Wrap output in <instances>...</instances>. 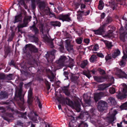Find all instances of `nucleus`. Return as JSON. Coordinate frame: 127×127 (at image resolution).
<instances>
[{
    "label": "nucleus",
    "instance_id": "obj_1",
    "mask_svg": "<svg viewBox=\"0 0 127 127\" xmlns=\"http://www.w3.org/2000/svg\"><path fill=\"white\" fill-rule=\"evenodd\" d=\"M23 92L22 84L20 85L19 88H17L15 90V99L17 101L18 105L21 108V110L24 111L25 108L23 106L24 103V96L22 95Z\"/></svg>",
    "mask_w": 127,
    "mask_h": 127
},
{
    "label": "nucleus",
    "instance_id": "obj_2",
    "mask_svg": "<svg viewBox=\"0 0 127 127\" xmlns=\"http://www.w3.org/2000/svg\"><path fill=\"white\" fill-rule=\"evenodd\" d=\"M56 62L60 67L65 65L71 69L73 68L75 63L74 59L69 57L67 58L64 56H61L59 59L57 60Z\"/></svg>",
    "mask_w": 127,
    "mask_h": 127
},
{
    "label": "nucleus",
    "instance_id": "obj_3",
    "mask_svg": "<svg viewBox=\"0 0 127 127\" xmlns=\"http://www.w3.org/2000/svg\"><path fill=\"white\" fill-rule=\"evenodd\" d=\"M34 24L32 26L30 27V30H32V32L34 33V34L32 35H31L30 37L34 41L35 43L38 42L39 39L37 35L39 34V30L36 27V25L34 22Z\"/></svg>",
    "mask_w": 127,
    "mask_h": 127
},
{
    "label": "nucleus",
    "instance_id": "obj_4",
    "mask_svg": "<svg viewBox=\"0 0 127 127\" xmlns=\"http://www.w3.org/2000/svg\"><path fill=\"white\" fill-rule=\"evenodd\" d=\"M25 49L28 48L30 51L28 52L27 55V56L29 59H30L33 57L32 54L34 53H37L38 52V49L35 46H30V44H27L25 47Z\"/></svg>",
    "mask_w": 127,
    "mask_h": 127
},
{
    "label": "nucleus",
    "instance_id": "obj_5",
    "mask_svg": "<svg viewBox=\"0 0 127 127\" xmlns=\"http://www.w3.org/2000/svg\"><path fill=\"white\" fill-rule=\"evenodd\" d=\"M120 29V39L124 42L125 41V39L127 38V24H126L124 28L123 27H122Z\"/></svg>",
    "mask_w": 127,
    "mask_h": 127
},
{
    "label": "nucleus",
    "instance_id": "obj_6",
    "mask_svg": "<svg viewBox=\"0 0 127 127\" xmlns=\"http://www.w3.org/2000/svg\"><path fill=\"white\" fill-rule=\"evenodd\" d=\"M32 17L31 16H27L25 17L23 20V24H20L17 26L18 28V32H20L21 33H22V30L20 28L26 27L28 26V24L29 22L31 21Z\"/></svg>",
    "mask_w": 127,
    "mask_h": 127
},
{
    "label": "nucleus",
    "instance_id": "obj_7",
    "mask_svg": "<svg viewBox=\"0 0 127 127\" xmlns=\"http://www.w3.org/2000/svg\"><path fill=\"white\" fill-rule=\"evenodd\" d=\"M56 51V50L53 49L51 51L47 52L45 54V56L48 62L52 63L53 62L55 58L54 54Z\"/></svg>",
    "mask_w": 127,
    "mask_h": 127
},
{
    "label": "nucleus",
    "instance_id": "obj_8",
    "mask_svg": "<svg viewBox=\"0 0 127 127\" xmlns=\"http://www.w3.org/2000/svg\"><path fill=\"white\" fill-rule=\"evenodd\" d=\"M98 105L97 107L100 111H103L107 109V103L105 101L101 100L98 102Z\"/></svg>",
    "mask_w": 127,
    "mask_h": 127
},
{
    "label": "nucleus",
    "instance_id": "obj_9",
    "mask_svg": "<svg viewBox=\"0 0 127 127\" xmlns=\"http://www.w3.org/2000/svg\"><path fill=\"white\" fill-rule=\"evenodd\" d=\"M58 19L62 20L63 22L66 21L70 22L72 21L69 13L65 14H60L58 16Z\"/></svg>",
    "mask_w": 127,
    "mask_h": 127
},
{
    "label": "nucleus",
    "instance_id": "obj_10",
    "mask_svg": "<svg viewBox=\"0 0 127 127\" xmlns=\"http://www.w3.org/2000/svg\"><path fill=\"white\" fill-rule=\"evenodd\" d=\"M37 5L39 9L42 10H43L47 5L45 2L41 0H38Z\"/></svg>",
    "mask_w": 127,
    "mask_h": 127
},
{
    "label": "nucleus",
    "instance_id": "obj_11",
    "mask_svg": "<svg viewBox=\"0 0 127 127\" xmlns=\"http://www.w3.org/2000/svg\"><path fill=\"white\" fill-rule=\"evenodd\" d=\"M79 76L78 75L72 74L70 76V80L71 81L75 84L78 83Z\"/></svg>",
    "mask_w": 127,
    "mask_h": 127
},
{
    "label": "nucleus",
    "instance_id": "obj_12",
    "mask_svg": "<svg viewBox=\"0 0 127 127\" xmlns=\"http://www.w3.org/2000/svg\"><path fill=\"white\" fill-rule=\"evenodd\" d=\"M117 75L120 78H127V74L121 69H118L117 71Z\"/></svg>",
    "mask_w": 127,
    "mask_h": 127
},
{
    "label": "nucleus",
    "instance_id": "obj_13",
    "mask_svg": "<svg viewBox=\"0 0 127 127\" xmlns=\"http://www.w3.org/2000/svg\"><path fill=\"white\" fill-rule=\"evenodd\" d=\"M104 94L102 92L95 93L94 96V99L96 102L98 101L102 97L104 96Z\"/></svg>",
    "mask_w": 127,
    "mask_h": 127
},
{
    "label": "nucleus",
    "instance_id": "obj_14",
    "mask_svg": "<svg viewBox=\"0 0 127 127\" xmlns=\"http://www.w3.org/2000/svg\"><path fill=\"white\" fill-rule=\"evenodd\" d=\"M66 45L65 47L67 50L68 51L73 50V46L71 44L70 41L69 39L65 40Z\"/></svg>",
    "mask_w": 127,
    "mask_h": 127
},
{
    "label": "nucleus",
    "instance_id": "obj_15",
    "mask_svg": "<svg viewBox=\"0 0 127 127\" xmlns=\"http://www.w3.org/2000/svg\"><path fill=\"white\" fill-rule=\"evenodd\" d=\"M73 105H70L71 107H74L76 109L79 111H80V109L81 105L80 102H75L74 103L73 102Z\"/></svg>",
    "mask_w": 127,
    "mask_h": 127
},
{
    "label": "nucleus",
    "instance_id": "obj_16",
    "mask_svg": "<svg viewBox=\"0 0 127 127\" xmlns=\"http://www.w3.org/2000/svg\"><path fill=\"white\" fill-rule=\"evenodd\" d=\"M114 113L112 114L111 116L110 117H107V120L111 123L114 122L115 118V116L117 113V111L116 110H114Z\"/></svg>",
    "mask_w": 127,
    "mask_h": 127
},
{
    "label": "nucleus",
    "instance_id": "obj_17",
    "mask_svg": "<svg viewBox=\"0 0 127 127\" xmlns=\"http://www.w3.org/2000/svg\"><path fill=\"white\" fill-rule=\"evenodd\" d=\"M111 84H112L111 83H109L103 84L100 85L99 86V89L100 90H103L110 86Z\"/></svg>",
    "mask_w": 127,
    "mask_h": 127
},
{
    "label": "nucleus",
    "instance_id": "obj_18",
    "mask_svg": "<svg viewBox=\"0 0 127 127\" xmlns=\"http://www.w3.org/2000/svg\"><path fill=\"white\" fill-rule=\"evenodd\" d=\"M103 27H100L98 30L94 31L95 34L97 35H101L104 33Z\"/></svg>",
    "mask_w": 127,
    "mask_h": 127
},
{
    "label": "nucleus",
    "instance_id": "obj_19",
    "mask_svg": "<svg viewBox=\"0 0 127 127\" xmlns=\"http://www.w3.org/2000/svg\"><path fill=\"white\" fill-rule=\"evenodd\" d=\"M50 25L51 26L55 28L56 27H60L61 25V23L57 21H51L50 22Z\"/></svg>",
    "mask_w": 127,
    "mask_h": 127
},
{
    "label": "nucleus",
    "instance_id": "obj_20",
    "mask_svg": "<svg viewBox=\"0 0 127 127\" xmlns=\"http://www.w3.org/2000/svg\"><path fill=\"white\" fill-rule=\"evenodd\" d=\"M68 86H64L62 88V90L65 95L67 96H69L70 95V93L68 90Z\"/></svg>",
    "mask_w": 127,
    "mask_h": 127
},
{
    "label": "nucleus",
    "instance_id": "obj_21",
    "mask_svg": "<svg viewBox=\"0 0 127 127\" xmlns=\"http://www.w3.org/2000/svg\"><path fill=\"white\" fill-rule=\"evenodd\" d=\"M22 20V16L21 13L15 16V21L13 22L15 24L16 23L21 21Z\"/></svg>",
    "mask_w": 127,
    "mask_h": 127
},
{
    "label": "nucleus",
    "instance_id": "obj_22",
    "mask_svg": "<svg viewBox=\"0 0 127 127\" xmlns=\"http://www.w3.org/2000/svg\"><path fill=\"white\" fill-rule=\"evenodd\" d=\"M45 8H46L44 10V12L45 14L47 15H52L53 16L55 15V14L54 13H52L50 11V9L47 5Z\"/></svg>",
    "mask_w": 127,
    "mask_h": 127
},
{
    "label": "nucleus",
    "instance_id": "obj_23",
    "mask_svg": "<svg viewBox=\"0 0 127 127\" xmlns=\"http://www.w3.org/2000/svg\"><path fill=\"white\" fill-rule=\"evenodd\" d=\"M116 97L119 99L122 100L125 98L127 95L125 93H122L120 92L116 95Z\"/></svg>",
    "mask_w": 127,
    "mask_h": 127
},
{
    "label": "nucleus",
    "instance_id": "obj_24",
    "mask_svg": "<svg viewBox=\"0 0 127 127\" xmlns=\"http://www.w3.org/2000/svg\"><path fill=\"white\" fill-rule=\"evenodd\" d=\"M107 101L109 104L113 105H114L116 104L115 99L112 97H109L107 100Z\"/></svg>",
    "mask_w": 127,
    "mask_h": 127
},
{
    "label": "nucleus",
    "instance_id": "obj_25",
    "mask_svg": "<svg viewBox=\"0 0 127 127\" xmlns=\"http://www.w3.org/2000/svg\"><path fill=\"white\" fill-rule=\"evenodd\" d=\"M114 1L115 0H111L110 1H109L108 2L109 5L111 7L113 10H114L115 9L117 5L116 2H115Z\"/></svg>",
    "mask_w": 127,
    "mask_h": 127
},
{
    "label": "nucleus",
    "instance_id": "obj_26",
    "mask_svg": "<svg viewBox=\"0 0 127 127\" xmlns=\"http://www.w3.org/2000/svg\"><path fill=\"white\" fill-rule=\"evenodd\" d=\"M8 95L7 93L1 91L0 93V99H2L4 98H7Z\"/></svg>",
    "mask_w": 127,
    "mask_h": 127
},
{
    "label": "nucleus",
    "instance_id": "obj_27",
    "mask_svg": "<svg viewBox=\"0 0 127 127\" xmlns=\"http://www.w3.org/2000/svg\"><path fill=\"white\" fill-rule=\"evenodd\" d=\"M94 80L98 82H103L104 81V78L102 77L94 76Z\"/></svg>",
    "mask_w": 127,
    "mask_h": 127
},
{
    "label": "nucleus",
    "instance_id": "obj_28",
    "mask_svg": "<svg viewBox=\"0 0 127 127\" xmlns=\"http://www.w3.org/2000/svg\"><path fill=\"white\" fill-rule=\"evenodd\" d=\"M64 102L66 103L67 105L69 106L73 105V101L71 100L70 99H69L67 97H66L64 98Z\"/></svg>",
    "mask_w": 127,
    "mask_h": 127
},
{
    "label": "nucleus",
    "instance_id": "obj_29",
    "mask_svg": "<svg viewBox=\"0 0 127 127\" xmlns=\"http://www.w3.org/2000/svg\"><path fill=\"white\" fill-rule=\"evenodd\" d=\"M112 19L111 17L108 16L106 18L105 21L104 22V23L103 25L104 27L107 25V24L111 22L112 21Z\"/></svg>",
    "mask_w": 127,
    "mask_h": 127
},
{
    "label": "nucleus",
    "instance_id": "obj_30",
    "mask_svg": "<svg viewBox=\"0 0 127 127\" xmlns=\"http://www.w3.org/2000/svg\"><path fill=\"white\" fill-rule=\"evenodd\" d=\"M31 8L33 10L35 9L36 8L37 5L38 0H31Z\"/></svg>",
    "mask_w": 127,
    "mask_h": 127
},
{
    "label": "nucleus",
    "instance_id": "obj_31",
    "mask_svg": "<svg viewBox=\"0 0 127 127\" xmlns=\"http://www.w3.org/2000/svg\"><path fill=\"white\" fill-rule=\"evenodd\" d=\"M5 55L4 56V58H6L8 55H10V49L8 47L5 48L4 50Z\"/></svg>",
    "mask_w": 127,
    "mask_h": 127
},
{
    "label": "nucleus",
    "instance_id": "obj_32",
    "mask_svg": "<svg viewBox=\"0 0 127 127\" xmlns=\"http://www.w3.org/2000/svg\"><path fill=\"white\" fill-rule=\"evenodd\" d=\"M120 52L119 50L118 49L116 50L114 53H113L112 55V57L114 58H116L117 56L119 55L120 54Z\"/></svg>",
    "mask_w": 127,
    "mask_h": 127
},
{
    "label": "nucleus",
    "instance_id": "obj_33",
    "mask_svg": "<svg viewBox=\"0 0 127 127\" xmlns=\"http://www.w3.org/2000/svg\"><path fill=\"white\" fill-rule=\"evenodd\" d=\"M33 88L30 87L28 91V98L31 99L32 97Z\"/></svg>",
    "mask_w": 127,
    "mask_h": 127
},
{
    "label": "nucleus",
    "instance_id": "obj_34",
    "mask_svg": "<svg viewBox=\"0 0 127 127\" xmlns=\"http://www.w3.org/2000/svg\"><path fill=\"white\" fill-rule=\"evenodd\" d=\"M97 57L95 55H92L90 58V62L91 63H93L97 61Z\"/></svg>",
    "mask_w": 127,
    "mask_h": 127
},
{
    "label": "nucleus",
    "instance_id": "obj_35",
    "mask_svg": "<svg viewBox=\"0 0 127 127\" xmlns=\"http://www.w3.org/2000/svg\"><path fill=\"white\" fill-rule=\"evenodd\" d=\"M81 1L80 0V1L78 2H75V0H73V3L75 6L74 9L75 10L77 9L81 4Z\"/></svg>",
    "mask_w": 127,
    "mask_h": 127
},
{
    "label": "nucleus",
    "instance_id": "obj_36",
    "mask_svg": "<svg viewBox=\"0 0 127 127\" xmlns=\"http://www.w3.org/2000/svg\"><path fill=\"white\" fill-rule=\"evenodd\" d=\"M39 29L40 32H41L42 34H43L44 32L46 31L45 28L43 25L42 24H41L39 27Z\"/></svg>",
    "mask_w": 127,
    "mask_h": 127
},
{
    "label": "nucleus",
    "instance_id": "obj_37",
    "mask_svg": "<svg viewBox=\"0 0 127 127\" xmlns=\"http://www.w3.org/2000/svg\"><path fill=\"white\" fill-rule=\"evenodd\" d=\"M80 124L78 126V127H88V125L87 123L82 121H80Z\"/></svg>",
    "mask_w": 127,
    "mask_h": 127
},
{
    "label": "nucleus",
    "instance_id": "obj_38",
    "mask_svg": "<svg viewBox=\"0 0 127 127\" xmlns=\"http://www.w3.org/2000/svg\"><path fill=\"white\" fill-rule=\"evenodd\" d=\"M18 1H19V0ZM24 1L25 0H19L18 4H19V5H21L22 6H23L26 9L28 8V6L26 5Z\"/></svg>",
    "mask_w": 127,
    "mask_h": 127
},
{
    "label": "nucleus",
    "instance_id": "obj_39",
    "mask_svg": "<svg viewBox=\"0 0 127 127\" xmlns=\"http://www.w3.org/2000/svg\"><path fill=\"white\" fill-rule=\"evenodd\" d=\"M104 4L103 0H99V5L98 6V8L99 10H102L104 6Z\"/></svg>",
    "mask_w": 127,
    "mask_h": 127
},
{
    "label": "nucleus",
    "instance_id": "obj_40",
    "mask_svg": "<svg viewBox=\"0 0 127 127\" xmlns=\"http://www.w3.org/2000/svg\"><path fill=\"white\" fill-rule=\"evenodd\" d=\"M88 64V62L87 60H84L82 62L80 65V67L84 68Z\"/></svg>",
    "mask_w": 127,
    "mask_h": 127
},
{
    "label": "nucleus",
    "instance_id": "obj_41",
    "mask_svg": "<svg viewBox=\"0 0 127 127\" xmlns=\"http://www.w3.org/2000/svg\"><path fill=\"white\" fill-rule=\"evenodd\" d=\"M105 43L106 47L108 49H111L113 46L112 43L111 42L106 41L105 42Z\"/></svg>",
    "mask_w": 127,
    "mask_h": 127
},
{
    "label": "nucleus",
    "instance_id": "obj_42",
    "mask_svg": "<svg viewBox=\"0 0 127 127\" xmlns=\"http://www.w3.org/2000/svg\"><path fill=\"white\" fill-rule=\"evenodd\" d=\"M43 39L44 41L46 42H50V40L47 34H43Z\"/></svg>",
    "mask_w": 127,
    "mask_h": 127
},
{
    "label": "nucleus",
    "instance_id": "obj_43",
    "mask_svg": "<svg viewBox=\"0 0 127 127\" xmlns=\"http://www.w3.org/2000/svg\"><path fill=\"white\" fill-rule=\"evenodd\" d=\"M83 74L84 75L86 76L89 78H90L92 76L89 71H83Z\"/></svg>",
    "mask_w": 127,
    "mask_h": 127
},
{
    "label": "nucleus",
    "instance_id": "obj_44",
    "mask_svg": "<svg viewBox=\"0 0 127 127\" xmlns=\"http://www.w3.org/2000/svg\"><path fill=\"white\" fill-rule=\"evenodd\" d=\"M82 40L83 38L82 37H80L76 40V41L78 44H80L82 43Z\"/></svg>",
    "mask_w": 127,
    "mask_h": 127
},
{
    "label": "nucleus",
    "instance_id": "obj_45",
    "mask_svg": "<svg viewBox=\"0 0 127 127\" xmlns=\"http://www.w3.org/2000/svg\"><path fill=\"white\" fill-rule=\"evenodd\" d=\"M83 100L84 101H85V100H88L89 99H91V97L90 96H88L87 95L85 94H84L83 95Z\"/></svg>",
    "mask_w": 127,
    "mask_h": 127
},
{
    "label": "nucleus",
    "instance_id": "obj_46",
    "mask_svg": "<svg viewBox=\"0 0 127 127\" xmlns=\"http://www.w3.org/2000/svg\"><path fill=\"white\" fill-rule=\"evenodd\" d=\"M125 61V60L122 59L119 63L120 65L122 67H124L126 64Z\"/></svg>",
    "mask_w": 127,
    "mask_h": 127
},
{
    "label": "nucleus",
    "instance_id": "obj_47",
    "mask_svg": "<svg viewBox=\"0 0 127 127\" xmlns=\"http://www.w3.org/2000/svg\"><path fill=\"white\" fill-rule=\"evenodd\" d=\"M84 102L87 106H89L91 105V99H89L88 100H86Z\"/></svg>",
    "mask_w": 127,
    "mask_h": 127
},
{
    "label": "nucleus",
    "instance_id": "obj_48",
    "mask_svg": "<svg viewBox=\"0 0 127 127\" xmlns=\"http://www.w3.org/2000/svg\"><path fill=\"white\" fill-rule=\"evenodd\" d=\"M94 53H96L97 56L99 57L103 58L104 57V55L101 53H97V52H94Z\"/></svg>",
    "mask_w": 127,
    "mask_h": 127
},
{
    "label": "nucleus",
    "instance_id": "obj_49",
    "mask_svg": "<svg viewBox=\"0 0 127 127\" xmlns=\"http://www.w3.org/2000/svg\"><path fill=\"white\" fill-rule=\"evenodd\" d=\"M77 13L78 14L77 15L82 16L83 15H84V11H81L80 10L77 11Z\"/></svg>",
    "mask_w": 127,
    "mask_h": 127
},
{
    "label": "nucleus",
    "instance_id": "obj_50",
    "mask_svg": "<svg viewBox=\"0 0 127 127\" xmlns=\"http://www.w3.org/2000/svg\"><path fill=\"white\" fill-rule=\"evenodd\" d=\"M115 89L114 88H111L109 90V92L110 94H114L115 92Z\"/></svg>",
    "mask_w": 127,
    "mask_h": 127
},
{
    "label": "nucleus",
    "instance_id": "obj_51",
    "mask_svg": "<svg viewBox=\"0 0 127 127\" xmlns=\"http://www.w3.org/2000/svg\"><path fill=\"white\" fill-rule=\"evenodd\" d=\"M98 70L100 73L101 74L103 75L105 74V71L100 68H99Z\"/></svg>",
    "mask_w": 127,
    "mask_h": 127
},
{
    "label": "nucleus",
    "instance_id": "obj_52",
    "mask_svg": "<svg viewBox=\"0 0 127 127\" xmlns=\"http://www.w3.org/2000/svg\"><path fill=\"white\" fill-rule=\"evenodd\" d=\"M124 55L122 57V59L125 61L127 58V51H126V53H124Z\"/></svg>",
    "mask_w": 127,
    "mask_h": 127
},
{
    "label": "nucleus",
    "instance_id": "obj_53",
    "mask_svg": "<svg viewBox=\"0 0 127 127\" xmlns=\"http://www.w3.org/2000/svg\"><path fill=\"white\" fill-rule=\"evenodd\" d=\"M47 90L48 91L50 88V83L48 81L45 83Z\"/></svg>",
    "mask_w": 127,
    "mask_h": 127
},
{
    "label": "nucleus",
    "instance_id": "obj_54",
    "mask_svg": "<svg viewBox=\"0 0 127 127\" xmlns=\"http://www.w3.org/2000/svg\"><path fill=\"white\" fill-rule=\"evenodd\" d=\"M5 78V76L4 74L0 73V80H4Z\"/></svg>",
    "mask_w": 127,
    "mask_h": 127
},
{
    "label": "nucleus",
    "instance_id": "obj_55",
    "mask_svg": "<svg viewBox=\"0 0 127 127\" xmlns=\"http://www.w3.org/2000/svg\"><path fill=\"white\" fill-rule=\"evenodd\" d=\"M32 85V82H30L27 84H25V87L26 88H28L29 87H30Z\"/></svg>",
    "mask_w": 127,
    "mask_h": 127
},
{
    "label": "nucleus",
    "instance_id": "obj_56",
    "mask_svg": "<svg viewBox=\"0 0 127 127\" xmlns=\"http://www.w3.org/2000/svg\"><path fill=\"white\" fill-rule=\"evenodd\" d=\"M98 49V45L97 44H96L95 46H93V48L92 49L93 51H96Z\"/></svg>",
    "mask_w": 127,
    "mask_h": 127
},
{
    "label": "nucleus",
    "instance_id": "obj_57",
    "mask_svg": "<svg viewBox=\"0 0 127 127\" xmlns=\"http://www.w3.org/2000/svg\"><path fill=\"white\" fill-rule=\"evenodd\" d=\"M69 73L67 71H64V72L63 74L64 76L66 77V79H68V75Z\"/></svg>",
    "mask_w": 127,
    "mask_h": 127
},
{
    "label": "nucleus",
    "instance_id": "obj_58",
    "mask_svg": "<svg viewBox=\"0 0 127 127\" xmlns=\"http://www.w3.org/2000/svg\"><path fill=\"white\" fill-rule=\"evenodd\" d=\"M121 108L125 109V108H127V101L122 105L121 106Z\"/></svg>",
    "mask_w": 127,
    "mask_h": 127
},
{
    "label": "nucleus",
    "instance_id": "obj_59",
    "mask_svg": "<svg viewBox=\"0 0 127 127\" xmlns=\"http://www.w3.org/2000/svg\"><path fill=\"white\" fill-rule=\"evenodd\" d=\"M59 49L60 51L63 52L64 50V47L63 45H60V47H59Z\"/></svg>",
    "mask_w": 127,
    "mask_h": 127
},
{
    "label": "nucleus",
    "instance_id": "obj_60",
    "mask_svg": "<svg viewBox=\"0 0 127 127\" xmlns=\"http://www.w3.org/2000/svg\"><path fill=\"white\" fill-rule=\"evenodd\" d=\"M9 64L10 66L13 65V66H15V64L14 60H12L9 63Z\"/></svg>",
    "mask_w": 127,
    "mask_h": 127
},
{
    "label": "nucleus",
    "instance_id": "obj_61",
    "mask_svg": "<svg viewBox=\"0 0 127 127\" xmlns=\"http://www.w3.org/2000/svg\"><path fill=\"white\" fill-rule=\"evenodd\" d=\"M17 125L22 126L23 125V123L20 120H18L17 122Z\"/></svg>",
    "mask_w": 127,
    "mask_h": 127
},
{
    "label": "nucleus",
    "instance_id": "obj_62",
    "mask_svg": "<svg viewBox=\"0 0 127 127\" xmlns=\"http://www.w3.org/2000/svg\"><path fill=\"white\" fill-rule=\"evenodd\" d=\"M20 114L21 115V118H24L25 119H27V118L26 116L25 115H24V114H22V112H20Z\"/></svg>",
    "mask_w": 127,
    "mask_h": 127
},
{
    "label": "nucleus",
    "instance_id": "obj_63",
    "mask_svg": "<svg viewBox=\"0 0 127 127\" xmlns=\"http://www.w3.org/2000/svg\"><path fill=\"white\" fill-rule=\"evenodd\" d=\"M83 41L85 43L88 44L89 43L90 41V39L87 38H84Z\"/></svg>",
    "mask_w": 127,
    "mask_h": 127
},
{
    "label": "nucleus",
    "instance_id": "obj_64",
    "mask_svg": "<svg viewBox=\"0 0 127 127\" xmlns=\"http://www.w3.org/2000/svg\"><path fill=\"white\" fill-rule=\"evenodd\" d=\"M123 91L125 94L127 93V86L126 85L123 89Z\"/></svg>",
    "mask_w": 127,
    "mask_h": 127
}]
</instances>
